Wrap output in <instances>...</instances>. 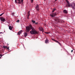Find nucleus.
I'll list each match as a JSON object with an SVG mask.
<instances>
[{
  "instance_id": "f257e3e1",
  "label": "nucleus",
  "mask_w": 75,
  "mask_h": 75,
  "mask_svg": "<svg viewBox=\"0 0 75 75\" xmlns=\"http://www.w3.org/2000/svg\"><path fill=\"white\" fill-rule=\"evenodd\" d=\"M31 30H32L30 31V33L31 34H38V32L36 31L34 28L30 24L28 26L26 27V31L27 33H28Z\"/></svg>"
},
{
  "instance_id": "f03ea898",
  "label": "nucleus",
  "mask_w": 75,
  "mask_h": 75,
  "mask_svg": "<svg viewBox=\"0 0 75 75\" xmlns=\"http://www.w3.org/2000/svg\"><path fill=\"white\" fill-rule=\"evenodd\" d=\"M66 1L67 3V4L66 5V7H69L71 6V5L70 3H69V2L68 0H66Z\"/></svg>"
},
{
  "instance_id": "7ed1b4c3",
  "label": "nucleus",
  "mask_w": 75,
  "mask_h": 75,
  "mask_svg": "<svg viewBox=\"0 0 75 75\" xmlns=\"http://www.w3.org/2000/svg\"><path fill=\"white\" fill-rule=\"evenodd\" d=\"M57 15V13H52L51 14H50V16H51L53 18L55 16H56Z\"/></svg>"
},
{
  "instance_id": "20e7f679",
  "label": "nucleus",
  "mask_w": 75,
  "mask_h": 75,
  "mask_svg": "<svg viewBox=\"0 0 75 75\" xmlns=\"http://www.w3.org/2000/svg\"><path fill=\"white\" fill-rule=\"evenodd\" d=\"M71 6L72 9L75 10V4L74 3H72L71 4Z\"/></svg>"
},
{
  "instance_id": "39448f33",
  "label": "nucleus",
  "mask_w": 75,
  "mask_h": 75,
  "mask_svg": "<svg viewBox=\"0 0 75 75\" xmlns=\"http://www.w3.org/2000/svg\"><path fill=\"white\" fill-rule=\"evenodd\" d=\"M0 19L1 21H2L3 22H4V21H6L5 18L4 17H0Z\"/></svg>"
},
{
  "instance_id": "423d86ee",
  "label": "nucleus",
  "mask_w": 75,
  "mask_h": 75,
  "mask_svg": "<svg viewBox=\"0 0 75 75\" xmlns=\"http://www.w3.org/2000/svg\"><path fill=\"white\" fill-rule=\"evenodd\" d=\"M15 1L16 3H17L18 4L21 3V0H15Z\"/></svg>"
},
{
  "instance_id": "0eeeda50",
  "label": "nucleus",
  "mask_w": 75,
  "mask_h": 75,
  "mask_svg": "<svg viewBox=\"0 0 75 75\" xmlns=\"http://www.w3.org/2000/svg\"><path fill=\"white\" fill-rule=\"evenodd\" d=\"M3 48H4V49H6V48L8 50V51H9L10 50L9 49V47H7V46H4Z\"/></svg>"
},
{
  "instance_id": "6e6552de",
  "label": "nucleus",
  "mask_w": 75,
  "mask_h": 75,
  "mask_svg": "<svg viewBox=\"0 0 75 75\" xmlns=\"http://www.w3.org/2000/svg\"><path fill=\"white\" fill-rule=\"evenodd\" d=\"M36 9H37V10L39 11L40 10V8H39V6L38 5H37L35 8Z\"/></svg>"
},
{
  "instance_id": "1a4fd4ad",
  "label": "nucleus",
  "mask_w": 75,
  "mask_h": 75,
  "mask_svg": "<svg viewBox=\"0 0 75 75\" xmlns=\"http://www.w3.org/2000/svg\"><path fill=\"white\" fill-rule=\"evenodd\" d=\"M63 13H65V14H67L68 13V11L64 9L63 10Z\"/></svg>"
},
{
  "instance_id": "9d476101",
  "label": "nucleus",
  "mask_w": 75,
  "mask_h": 75,
  "mask_svg": "<svg viewBox=\"0 0 75 75\" xmlns=\"http://www.w3.org/2000/svg\"><path fill=\"white\" fill-rule=\"evenodd\" d=\"M39 29L40 31H42L43 30V28L41 27H39Z\"/></svg>"
},
{
  "instance_id": "9b49d317",
  "label": "nucleus",
  "mask_w": 75,
  "mask_h": 75,
  "mask_svg": "<svg viewBox=\"0 0 75 75\" xmlns=\"http://www.w3.org/2000/svg\"><path fill=\"white\" fill-rule=\"evenodd\" d=\"M9 28L10 30H12V29H13V27L9 26Z\"/></svg>"
},
{
  "instance_id": "f8f14e48",
  "label": "nucleus",
  "mask_w": 75,
  "mask_h": 75,
  "mask_svg": "<svg viewBox=\"0 0 75 75\" xmlns=\"http://www.w3.org/2000/svg\"><path fill=\"white\" fill-rule=\"evenodd\" d=\"M55 21H57V22H58L59 21V19L58 18H55Z\"/></svg>"
},
{
  "instance_id": "ddd939ff",
  "label": "nucleus",
  "mask_w": 75,
  "mask_h": 75,
  "mask_svg": "<svg viewBox=\"0 0 75 75\" xmlns=\"http://www.w3.org/2000/svg\"><path fill=\"white\" fill-rule=\"evenodd\" d=\"M22 32H23L22 30L20 31L18 33V34L19 35H20V34H21V33Z\"/></svg>"
},
{
  "instance_id": "4468645a",
  "label": "nucleus",
  "mask_w": 75,
  "mask_h": 75,
  "mask_svg": "<svg viewBox=\"0 0 75 75\" xmlns=\"http://www.w3.org/2000/svg\"><path fill=\"white\" fill-rule=\"evenodd\" d=\"M56 10V9L55 8H54V9L52 10V13H54L55 11Z\"/></svg>"
},
{
  "instance_id": "2eb2a0df",
  "label": "nucleus",
  "mask_w": 75,
  "mask_h": 75,
  "mask_svg": "<svg viewBox=\"0 0 75 75\" xmlns=\"http://www.w3.org/2000/svg\"><path fill=\"white\" fill-rule=\"evenodd\" d=\"M45 42L46 44H47L48 43H49V42H48V40H47V39L46 40H45Z\"/></svg>"
},
{
  "instance_id": "dca6fc26",
  "label": "nucleus",
  "mask_w": 75,
  "mask_h": 75,
  "mask_svg": "<svg viewBox=\"0 0 75 75\" xmlns=\"http://www.w3.org/2000/svg\"><path fill=\"white\" fill-rule=\"evenodd\" d=\"M25 37H27V33H25Z\"/></svg>"
},
{
  "instance_id": "f3484780",
  "label": "nucleus",
  "mask_w": 75,
  "mask_h": 75,
  "mask_svg": "<svg viewBox=\"0 0 75 75\" xmlns=\"http://www.w3.org/2000/svg\"><path fill=\"white\" fill-rule=\"evenodd\" d=\"M32 23H33V24H34V23H35V21H34V20H33L32 21Z\"/></svg>"
},
{
  "instance_id": "a211bd4d",
  "label": "nucleus",
  "mask_w": 75,
  "mask_h": 75,
  "mask_svg": "<svg viewBox=\"0 0 75 75\" xmlns=\"http://www.w3.org/2000/svg\"><path fill=\"white\" fill-rule=\"evenodd\" d=\"M57 42V43H58L59 44V45H60V46H62V45H61V43H60L59 42Z\"/></svg>"
},
{
  "instance_id": "6ab92c4d",
  "label": "nucleus",
  "mask_w": 75,
  "mask_h": 75,
  "mask_svg": "<svg viewBox=\"0 0 75 75\" xmlns=\"http://www.w3.org/2000/svg\"><path fill=\"white\" fill-rule=\"evenodd\" d=\"M28 14L27 16H30V12H28Z\"/></svg>"
},
{
  "instance_id": "aec40b11",
  "label": "nucleus",
  "mask_w": 75,
  "mask_h": 75,
  "mask_svg": "<svg viewBox=\"0 0 75 75\" xmlns=\"http://www.w3.org/2000/svg\"><path fill=\"white\" fill-rule=\"evenodd\" d=\"M53 40L54 41H55V42H58V41H57V40Z\"/></svg>"
},
{
  "instance_id": "412c9836",
  "label": "nucleus",
  "mask_w": 75,
  "mask_h": 75,
  "mask_svg": "<svg viewBox=\"0 0 75 75\" xmlns=\"http://www.w3.org/2000/svg\"><path fill=\"white\" fill-rule=\"evenodd\" d=\"M27 19H29V16H27Z\"/></svg>"
},
{
  "instance_id": "4be33fe9",
  "label": "nucleus",
  "mask_w": 75,
  "mask_h": 75,
  "mask_svg": "<svg viewBox=\"0 0 75 75\" xmlns=\"http://www.w3.org/2000/svg\"><path fill=\"white\" fill-rule=\"evenodd\" d=\"M62 23H65V22L64 21H62Z\"/></svg>"
},
{
  "instance_id": "5701e85b",
  "label": "nucleus",
  "mask_w": 75,
  "mask_h": 75,
  "mask_svg": "<svg viewBox=\"0 0 75 75\" xmlns=\"http://www.w3.org/2000/svg\"><path fill=\"white\" fill-rule=\"evenodd\" d=\"M12 15H13V16H14V13H12Z\"/></svg>"
},
{
  "instance_id": "b1692460",
  "label": "nucleus",
  "mask_w": 75,
  "mask_h": 75,
  "mask_svg": "<svg viewBox=\"0 0 75 75\" xmlns=\"http://www.w3.org/2000/svg\"><path fill=\"white\" fill-rule=\"evenodd\" d=\"M4 14V13H2L1 14V16H2V15H3V14Z\"/></svg>"
},
{
  "instance_id": "393cba45",
  "label": "nucleus",
  "mask_w": 75,
  "mask_h": 75,
  "mask_svg": "<svg viewBox=\"0 0 75 75\" xmlns=\"http://www.w3.org/2000/svg\"><path fill=\"white\" fill-rule=\"evenodd\" d=\"M4 14V13H2L1 14V16H2V15H3V14Z\"/></svg>"
},
{
  "instance_id": "a878e982",
  "label": "nucleus",
  "mask_w": 75,
  "mask_h": 75,
  "mask_svg": "<svg viewBox=\"0 0 75 75\" xmlns=\"http://www.w3.org/2000/svg\"><path fill=\"white\" fill-rule=\"evenodd\" d=\"M4 14V13H2L1 14V16H2V15H3V14Z\"/></svg>"
},
{
  "instance_id": "bb28decb",
  "label": "nucleus",
  "mask_w": 75,
  "mask_h": 75,
  "mask_svg": "<svg viewBox=\"0 0 75 75\" xmlns=\"http://www.w3.org/2000/svg\"><path fill=\"white\" fill-rule=\"evenodd\" d=\"M20 21H19V20H18V21H16V22H17V23H18V22H19Z\"/></svg>"
},
{
  "instance_id": "cd10ccee",
  "label": "nucleus",
  "mask_w": 75,
  "mask_h": 75,
  "mask_svg": "<svg viewBox=\"0 0 75 75\" xmlns=\"http://www.w3.org/2000/svg\"><path fill=\"white\" fill-rule=\"evenodd\" d=\"M38 24V22H37L35 23V24H36V25H37V24Z\"/></svg>"
},
{
  "instance_id": "c85d7f7f",
  "label": "nucleus",
  "mask_w": 75,
  "mask_h": 75,
  "mask_svg": "<svg viewBox=\"0 0 75 75\" xmlns=\"http://www.w3.org/2000/svg\"><path fill=\"white\" fill-rule=\"evenodd\" d=\"M21 2L22 3H23V0H21Z\"/></svg>"
},
{
  "instance_id": "c756f323",
  "label": "nucleus",
  "mask_w": 75,
  "mask_h": 75,
  "mask_svg": "<svg viewBox=\"0 0 75 75\" xmlns=\"http://www.w3.org/2000/svg\"><path fill=\"white\" fill-rule=\"evenodd\" d=\"M2 56H3V55L1 54L0 55V56L1 57H2Z\"/></svg>"
},
{
  "instance_id": "7c9ffc66",
  "label": "nucleus",
  "mask_w": 75,
  "mask_h": 75,
  "mask_svg": "<svg viewBox=\"0 0 75 75\" xmlns=\"http://www.w3.org/2000/svg\"><path fill=\"white\" fill-rule=\"evenodd\" d=\"M71 52H73V50H71Z\"/></svg>"
},
{
  "instance_id": "2f4dec72",
  "label": "nucleus",
  "mask_w": 75,
  "mask_h": 75,
  "mask_svg": "<svg viewBox=\"0 0 75 75\" xmlns=\"http://www.w3.org/2000/svg\"><path fill=\"white\" fill-rule=\"evenodd\" d=\"M31 2H32V3H33V1H31Z\"/></svg>"
},
{
  "instance_id": "473e14b6",
  "label": "nucleus",
  "mask_w": 75,
  "mask_h": 75,
  "mask_svg": "<svg viewBox=\"0 0 75 75\" xmlns=\"http://www.w3.org/2000/svg\"><path fill=\"white\" fill-rule=\"evenodd\" d=\"M1 33L2 34H3V33L2 32H0V34H1Z\"/></svg>"
},
{
  "instance_id": "72a5a7b5",
  "label": "nucleus",
  "mask_w": 75,
  "mask_h": 75,
  "mask_svg": "<svg viewBox=\"0 0 75 75\" xmlns=\"http://www.w3.org/2000/svg\"><path fill=\"white\" fill-rule=\"evenodd\" d=\"M1 16H1V14L0 15V17H1Z\"/></svg>"
},
{
  "instance_id": "f704fd0d",
  "label": "nucleus",
  "mask_w": 75,
  "mask_h": 75,
  "mask_svg": "<svg viewBox=\"0 0 75 75\" xmlns=\"http://www.w3.org/2000/svg\"><path fill=\"white\" fill-rule=\"evenodd\" d=\"M57 1V0H55V1Z\"/></svg>"
},
{
  "instance_id": "c9c22d12",
  "label": "nucleus",
  "mask_w": 75,
  "mask_h": 75,
  "mask_svg": "<svg viewBox=\"0 0 75 75\" xmlns=\"http://www.w3.org/2000/svg\"><path fill=\"white\" fill-rule=\"evenodd\" d=\"M34 1V0H31V1Z\"/></svg>"
},
{
  "instance_id": "e433bc0d",
  "label": "nucleus",
  "mask_w": 75,
  "mask_h": 75,
  "mask_svg": "<svg viewBox=\"0 0 75 75\" xmlns=\"http://www.w3.org/2000/svg\"><path fill=\"white\" fill-rule=\"evenodd\" d=\"M1 54H0V56H1Z\"/></svg>"
},
{
  "instance_id": "4c0bfd02",
  "label": "nucleus",
  "mask_w": 75,
  "mask_h": 75,
  "mask_svg": "<svg viewBox=\"0 0 75 75\" xmlns=\"http://www.w3.org/2000/svg\"><path fill=\"white\" fill-rule=\"evenodd\" d=\"M7 45H8V44Z\"/></svg>"
},
{
  "instance_id": "58836bf2",
  "label": "nucleus",
  "mask_w": 75,
  "mask_h": 75,
  "mask_svg": "<svg viewBox=\"0 0 75 75\" xmlns=\"http://www.w3.org/2000/svg\"><path fill=\"white\" fill-rule=\"evenodd\" d=\"M1 58V57H0V58Z\"/></svg>"
}]
</instances>
